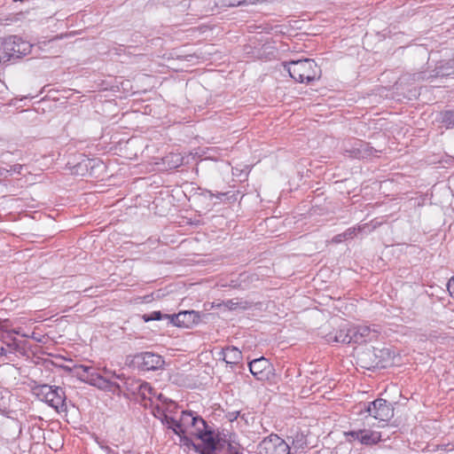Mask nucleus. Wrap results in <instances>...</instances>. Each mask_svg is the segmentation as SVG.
Instances as JSON below:
<instances>
[{
	"label": "nucleus",
	"mask_w": 454,
	"mask_h": 454,
	"mask_svg": "<svg viewBox=\"0 0 454 454\" xmlns=\"http://www.w3.org/2000/svg\"><path fill=\"white\" fill-rule=\"evenodd\" d=\"M8 332H9V333H13V334H16V335H20V336H22V337H24V338H25V337H28V333H23V332L21 331V328H20V327L13 328V329H12V330H10V331H8Z\"/></svg>",
	"instance_id": "nucleus-32"
},
{
	"label": "nucleus",
	"mask_w": 454,
	"mask_h": 454,
	"mask_svg": "<svg viewBox=\"0 0 454 454\" xmlns=\"http://www.w3.org/2000/svg\"><path fill=\"white\" fill-rule=\"evenodd\" d=\"M285 69L289 75L298 82L309 83L318 80L321 76V68L310 59L292 60L284 64Z\"/></svg>",
	"instance_id": "nucleus-1"
},
{
	"label": "nucleus",
	"mask_w": 454,
	"mask_h": 454,
	"mask_svg": "<svg viewBox=\"0 0 454 454\" xmlns=\"http://www.w3.org/2000/svg\"><path fill=\"white\" fill-rule=\"evenodd\" d=\"M364 410L375 419L388 421L394 416V408L387 400L378 398L373 402L364 404Z\"/></svg>",
	"instance_id": "nucleus-5"
},
{
	"label": "nucleus",
	"mask_w": 454,
	"mask_h": 454,
	"mask_svg": "<svg viewBox=\"0 0 454 454\" xmlns=\"http://www.w3.org/2000/svg\"><path fill=\"white\" fill-rule=\"evenodd\" d=\"M246 415H247V414L243 413V414H240V416H239V417H240L242 419H244V420L247 423V419Z\"/></svg>",
	"instance_id": "nucleus-37"
},
{
	"label": "nucleus",
	"mask_w": 454,
	"mask_h": 454,
	"mask_svg": "<svg viewBox=\"0 0 454 454\" xmlns=\"http://www.w3.org/2000/svg\"><path fill=\"white\" fill-rule=\"evenodd\" d=\"M99 447L101 450H103L106 454H118V451L111 447H109L106 444H104L103 442H98Z\"/></svg>",
	"instance_id": "nucleus-29"
},
{
	"label": "nucleus",
	"mask_w": 454,
	"mask_h": 454,
	"mask_svg": "<svg viewBox=\"0 0 454 454\" xmlns=\"http://www.w3.org/2000/svg\"><path fill=\"white\" fill-rule=\"evenodd\" d=\"M350 440L358 441L364 445H373L380 442L381 434L369 429L352 430L345 433Z\"/></svg>",
	"instance_id": "nucleus-10"
},
{
	"label": "nucleus",
	"mask_w": 454,
	"mask_h": 454,
	"mask_svg": "<svg viewBox=\"0 0 454 454\" xmlns=\"http://www.w3.org/2000/svg\"><path fill=\"white\" fill-rule=\"evenodd\" d=\"M15 431H17L18 433H20V429L18 427V426L15 424Z\"/></svg>",
	"instance_id": "nucleus-40"
},
{
	"label": "nucleus",
	"mask_w": 454,
	"mask_h": 454,
	"mask_svg": "<svg viewBox=\"0 0 454 454\" xmlns=\"http://www.w3.org/2000/svg\"><path fill=\"white\" fill-rule=\"evenodd\" d=\"M182 420L184 423H187L186 427H191L190 434L196 437L207 431L206 421L192 411H182Z\"/></svg>",
	"instance_id": "nucleus-9"
},
{
	"label": "nucleus",
	"mask_w": 454,
	"mask_h": 454,
	"mask_svg": "<svg viewBox=\"0 0 454 454\" xmlns=\"http://www.w3.org/2000/svg\"><path fill=\"white\" fill-rule=\"evenodd\" d=\"M97 165V161L91 159L82 160L74 167V173L76 175L93 176V168Z\"/></svg>",
	"instance_id": "nucleus-16"
},
{
	"label": "nucleus",
	"mask_w": 454,
	"mask_h": 454,
	"mask_svg": "<svg viewBox=\"0 0 454 454\" xmlns=\"http://www.w3.org/2000/svg\"><path fill=\"white\" fill-rule=\"evenodd\" d=\"M6 355H7V350L4 347H1L0 348V357L5 356Z\"/></svg>",
	"instance_id": "nucleus-36"
},
{
	"label": "nucleus",
	"mask_w": 454,
	"mask_h": 454,
	"mask_svg": "<svg viewBox=\"0 0 454 454\" xmlns=\"http://www.w3.org/2000/svg\"><path fill=\"white\" fill-rule=\"evenodd\" d=\"M248 365L251 373L257 380L265 381L270 379L272 368L268 359L264 357L254 359Z\"/></svg>",
	"instance_id": "nucleus-11"
},
{
	"label": "nucleus",
	"mask_w": 454,
	"mask_h": 454,
	"mask_svg": "<svg viewBox=\"0 0 454 454\" xmlns=\"http://www.w3.org/2000/svg\"><path fill=\"white\" fill-rule=\"evenodd\" d=\"M27 338L35 339V340L36 339L34 333H32V334H28Z\"/></svg>",
	"instance_id": "nucleus-38"
},
{
	"label": "nucleus",
	"mask_w": 454,
	"mask_h": 454,
	"mask_svg": "<svg viewBox=\"0 0 454 454\" xmlns=\"http://www.w3.org/2000/svg\"><path fill=\"white\" fill-rule=\"evenodd\" d=\"M135 362L142 371H156L164 365V360L161 356L152 353L143 352L135 356Z\"/></svg>",
	"instance_id": "nucleus-8"
},
{
	"label": "nucleus",
	"mask_w": 454,
	"mask_h": 454,
	"mask_svg": "<svg viewBox=\"0 0 454 454\" xmlns=\"http://www.w3.org/2000/svg\"><path fill=\"white\" fill-rule=\"evenodd\" d=\"M166 423L168 424V428H171L173 432L180 436V441L183 442L184 445L187 447L192 446L194 449H198V446L195 445L192 439L186 435L187 428L186 425L187 423H184L182 420V417L180 418V420L177 421L175 419L171 417H165Z\"/></svg>",
	"instance_id": "nucleus-12"
},
{
	"label": "nucleus",
	"mask_w": 454,
	"mask_h": 454,
	"mask_svg": "<svg viewBox=\"0 0 454 454\" xmlns=\"http://www.w3.org/2000/svg\"><path fill=\"white\" fill-rule=\"evenodd\" d=\"M26 168L25 165H22V164H14V165H10L9 166V168H8V171H9V175L10 176H12L13 174H19V175H21L22 174V171L23 169Z\"/></svg>",
	"instance_id": "nucleus-26"
},
{
	"label": "nucleus",
	"mask_w": 454,
	"mask_h": 454,
	"mask_svg": "<svg viewBox=\"0 0 454 454\" xmlns=\"http://www.w3.org/2000/svg\"><path fill=\"white\" fill-rule=\"evenodd\" d=\"M154 396H156L155 389L148 382L144 381L139 397L151 401Z\"/></svg>",
	"instance_id": "nucleus-21"
},
{
	"label": "nucleus",
	"mask_w": 454,
	"mask_h": 454,
	"mask_svg": "<svg viewBox=\"0 0 454 454\" xmlns=\"http://www.w3.org/2000/svg\"><path fill=\"white\" fill-rule=\"evenodd\" d=\"M221 355L223 356V360L231 365L239 364L242 359L241 351L235 347H227L223 348Z\"/></svg>",
	"instance_id": "nucleus-15"
},
{
	"label": "nucleus",
	"mask_w": 454,
	"mask_h": 454,
	"mask_svg": "<svg viewBox=\"0 0 454 454\" xmlns=\"http://www.w3.org/2000/svg\"><path fill=\"white\" fill-rule=\"evenodd\" d=\"M0 62H4V59H2V51L0 50Z\"/></svg>",
	"instance_id": "nucleus-39"
},
{
	"label": "nucleus",
	"mask_w": 454,
	"mask_h": 454,
	"mask_svg": "<svg viewBox=\"0 0 454 454\" xmlns=\"http://www.w3.org/2000/svg\"><path fill=\"white\" fill-rule=\"evenodd\" d=\"M357 145H359V149L356 150V155H358L357 159H364L374 154V153H378L379 151L372 147L368 143L364 141H357Z\"/></svg>",
	"instance_id": "nucleus-19"
},
{
	"label": "nucleus",
	"mask_w": 454,
	"mask_h": 454,
	"mask_svg": "<svg viewBox=\"0 0 454 454\" xmlns=\"http://www.w3.org/2000/svg\"><path fill=\"white\" fill-rule=\"evenodd\" d=\"M10 353L19 352L20 354L25 353L24 348L20 344V341L16 338H12L11 342L6 343Z\"/></svg>",
	"instance_id": "nucleus-23"
},
{
	"label": "nucleus",
	"mask_w": 454,
	"mask_h": 454,
	"mask_svg": "<svg viewBox=\"0 0 454 454\" xmlns=\"http://www.w3.org/2000/svg\"><path fill=\"white\" fill-rule=\"evenodd\" d=\"M358 139H355L353 142H348L344 144L343 151L344 154L350 157L357 159L358 155H356V150L359 149V145H357Z\"/></svg>",
	"instance_id": "nucleus-22"
},
{
	"label": "nucleus",
	"mask_w": 454,
	"mask_h": 454,
	"mask_svg": "<svg viewBox=\"0 0 454 454\" xmlns=\"http://www.w3.org/2000/svg\"><path fill=\"white\" fill-rule=\"evenodd\" d=\"M74 370L80 380L91 386L113 392L114 394H118L121 391V388L117 382L103 377L90 366L79 364L74 366Z\"/></svg>",
	"instance_id": "nucleus-2"
},
{
	"label": "nucleus",
	"mask_w": 454,
	"mask_h": 454,
	"mask_svg": "<svg viewBox=\"0 0 454 454\" xmlns=\"http://www.w3.org/2000/svg\"><path fill=\"white\" fill-rule=\"evenodd\" d=\"M143 383L141 380L128 378L123 383V388L128 394L139 397Z\"/></svg>",
	"instance_id": "nucleus-17"
},
{
	"label": "nucleus",
	"mask_w": 454,
	"mask_h": 454,
	"mask_svg": "<svg viewBox=\"0 0 454 454\" xmlns=\"http://www.w3.org/2000/svg\"><path fill=\"white\" fill-rule=\"evenodd\" d=\"M32 44L17 35H10L4 38L0 46L4 63L12 59H18L30 53Z\"/></svg>",
	"instance_id": "nucleus-3"
},
{
	"label": "nucleus",
	"mask_w": 454,
	"mask_h": 454,
	"mask_svg": "<svg viewBox=\"0 0 454 454\" xmlns=\"http://www.w3.org/2000/svg\"><path fill=\"white\" fill-rule=\"evenodd\" d=\"M306 445L307 442L303 434H297L293 439V447L296 450L304 449Z\"/></svg>",
	"instance_id": "nucleus-24"
},
{
	"label": "nucleus",
	"mask_w": 454,
	"mask_h": 454,
	"mask_svg": "<svg viewBox=\"0 0 454 454\" xmlns=\"http://www.w3.org/2000/svg\"><path fill=\"white\" fill-rule=\"evenodd\" d=\"M361 228H348L343 233V237H345L346 239H353L356 235V231H360Z\"/></svg>",
	"instance_id": "nucleus-28"
},
{
	"label": "nucleus",
	"mask_w": 454,
	"mask_h": 454,
	"mask_svg": "<svg viewBox=\"0 0 454 454\" xmlns=\"http://www.w3.org/2000/svg\"><path fill=\"white\" fill-rule=\"evenodd\" d=\"M447 289L450 293V295L454 299V277H452L447 285Z\"/></svg>",
	"instance_id": "nucleus-30"
},
{
	"label": "nucleus",
	"mask_w": 454,
	"mask_h": 454,
	"mask_svg": "<svg viewBox=\"0 0 454 454\" xmlns=\"http://www.w3.org/2000/svg\"><path fill=\"white\" fill-rule=\"evenodd\" d=\"M343 240H346V239H345V237H343V233H340V234H338V235L334 236V237L333 238V240H332V241H333V243L338 244V243L342 242Z\"/></svg>",
	"instance_id": "nucleus-33"
},
{
	"label": "nucleus",
	"mask_w": 454,
	"mask_h": 454,
	"mask_svg": "<svg viewBox=\"0 0 454 454\" xmlns=\"http://www.w3.org/2000/svg\"><path fill=\"white\" fill-rule=\"evenodd\" d=\"M328 342H340V343H351V325L343 324L340 326L339 330L335 333H330L325 336Z\"/></svg>",
	"instance_id": "nucleus-14"
},
{
	"label": "nucleus",
	"mask_w": 454,
	"mask_h": 454,
	"mask_svg": "<svg viewBox=\"0 0 454 454\" xmlns=\"http://www.w3.org/2000/svg\"><path fill=\"white\" fill-rule=\"evenodd\" d=\"M143 317L145 322L151 320H160L162 318V314L160 313V311H153L149 315H144Z\"/></svg>",
	"instance_id": "nucleus-27"
},
{
	"label": "nucleus",
	"mask_w": 454,
	"mask_h": 454,
	"mask_svg": "<svg viewBox=\"0 0 454 454\" xmlns=\"http://www.w3.org/2000/svg\"><path fill=\"white\" fill-rule=\"evenodd\" d=\"M197 438L200 439L203 442L204 448L202 454H207V452H213L215 450L216 442L214 439L213 433L210 430L204 432Z\"/></svg>",
	"instance_id": "nucleus-18"
},
{
	"label": "nucleus",
	"mask_w": 454,
	"mask_h": 454,
	"mask_svg": "<svg viewBox=\"0 0 454 454\" xmlns=\"http://www.w3.org/2000/svg\"><path fill=\"white\" fill-rule=\"evenodd\" d=\"M165 317L169 318L170 323L173 325L185 328H189L192 324L195 323L200 318L199 314L193 310L182 311L178 314H174L172 316L166 315Z\"/></svg>",
	"instance_id": "nucleus-13"
},
{
	"label": "nucleus",
	"mask_w": 454,
	"mask_h": 454,
	"mask_svg": "<svg viewBox=\"0 0 454 454\" xmlns=\"http://www.w3.org/2000/svg\"><path fill=\"white\" fill-rule=\"evenodd\" d=\"M246 0H224V4L228 6H238L243 4Z\"/></svg>",
	"instance_id": "nucleus-31"
},
{
	"label": "nucleus",
	"mask_w": 454,
	"mask_h": 454,
	"mask_svg": "<svg viewBox=\"0 0 454 454\" xmlns=\"http://www.w3.org/2000/svg\"><path fill=\"white\" fill-rule=\"evenodd\" d=\"M380 331L376 325H351V343L364 344L378 339Z\"/></svg>",
	"instance_id": "nucleus-7"
},
{
	"label": "nucleus",
	"mask_w": 454,
	"mask_h": 454,
	"mask_svg": "<svg viewBox=\"0 0 454 454\" xmlns=\"http://www.w3.org/2000/svg\"><path fill=\"white\" fill-rule=\"evenodd\" d=\"M438 121L446 128H454V110H446L439 114Z\"/></svg>",
	"instance_id": "nucleus-20"
},
{
	"label": "nucleus",
	"mask_w": 454,
	"mask_h": 454,
	"mask_svg": "<svg viewBox=\"0 0 454 454\" xmlns=\"http://www.w3.org/2000/svg\"><path fill=\"white\" fill-rule=\"evenodd\" d=\"M33 390L40 400L45 402L57 411L66 409L67 396L62 387L43 384L35 387Z\"/></svg>",
	"instance_id": "nucleus-4"
},
{
	"label": "nucleus",
	"mask_w": 454,
	"mask_h": 454,
	"mask_svg": "<svg viewBox=\"0 0 454 454\" xmlns=\"http://www.w3.org/2000/svg\"><path fill=\"white\" fill-rule=\"evenodd\" d=\"M291 447L278 434H271L259 444L260 454H289Z\"/></svg>",
	"instance_id": "nucleus-6"
},
{
	"label": "nucleus",
	"mask_w": 454,
	"mask_h": 454,
	"mask_svg": "<svg viewBox=\"0 0 454 454\" xmlns=\"http://www.w3.org/2000/svg\"><path fill=\"white\" fill-rule=\"evenodd\" d=\"M206 192H207V196L210 199L216 198V199H218L220 200H230L231 199V197L229 196V192H216V193H214L211 191H207Z\"/></svg>",
	"instance_id": "nucleus-25"
},
{
	"label": "nucleus",
	"mask_w": 454,
	"mask_h": 454,
	"mask_svg": "<svg viewBox=\"0 0 454 454\" xmlns=\"http://www.w3.org/2000/svg\"><path fill=\"white\" fill-rule=\"evenodd\" d=\"M239 416H240V411L229 412V419L231 421L237 419Z\"/></svg>",
	"instance_id": "nucleus-35"
},
{
	"label": "nucleus",
	"mask_w": 454,
	"mask_h": 454,
	"mask_svg": "<svg viewBox=\"0 0 454 454\" xmlns=\"http://www.w3.org/2000/svg\"><path fill=\"white\" fill-rule=\"evenodd\" d=\"M10 176L7 168H0V178H8Z\"/></svg>",
	"instance_id": "nucleus-34"
}]
</instances>
